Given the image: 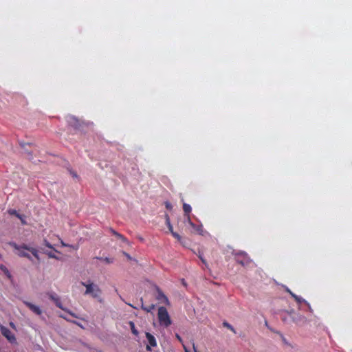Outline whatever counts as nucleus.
<instances>
[{"instance_id": "4c0bfd02", "label": "nucleus", "mask_w": 352, "mask_h": 352, "mask_svg": "<svg viewBox=\"0 0 352 352\" xmlns=\"http://www.w3.org/2000/svg\"><path fill=\"white\" fill-rule=\"evenodd\" d=\"M193 349H194V352H199V351H197L195 344H193Z\"/></svg>"}, {"instance_id": "bb28decb", "label": "nucleus", "mask_w": 352, "mask_h": 352, "mask_svg": "<svg viewBox=\"0 0 352 352\" xmlns=\"http://www.w3.org/2000/svg\"><path fill=\"white\" fill-rule=\"evenodd\" d=\"M60 316V317H62V318H63L64 319L67 320V321H69V322H73V323H74V324H78V325H80V324H79L76 321H74V320H70L67 319L66 317H65V316H62V315H61V316Z\"/></svg>"}, {"instance_id": "20e7f679", "label": "nucleus", "mask_w": 352, "mask_h": 352, "mask_svg": "<svg viewBox=\"0 0 352 352\" xmlns=\"http://www.w3.org/2000/svg\"><path fill=\"white\" fill-rule=\"evenodd\" d=\"M234 259L237 263L242 266L248 265L250 263L251 259L245 252L239 251L234 254Z\"/></svg>"}, {"instance_id": "39448f33", "label": "nucleus", "mask_w": 352, "mask_h": 352, "mask_svg": "<svg viewBox=\"0 0 352 352\" xmlns=\"http://www.w3.org/2000/svg\"><path fill=\"white\" fill-rule=\"evenodd\" d=\"M47 296H49L50 299H51L52 300H53L54 302L55 305L58 308L65 311L69 314H70L72 316H73L74 318H78L75 314L72 313L71 311H69L63 307L60 298L55 293L49 292V293H47Z\"/></svg>"}, {"instance_id": "393cba45", "label": "nucleus", "mask_w": 352, "mask_h": 352, "mask_svg": "<svg viewBox=\"0 0 352 352\" xmlns=\"http://www.w3.org/2000/svg\"><path fill=\"white\" fill-rule=\"evenodd\" d=\"M116 236L117 238L120 239V240H122L123 242H126V239L122 234H121L120 233L116 234Z\"/></svg>"}, {"instance_id": "cd10ccee", "label": "nucleus", "mask_w": 352, "mask_h": 352, "mask_svg": "<svg viewBox=\"0 0 352 352\" xmlns=\"http://www.w3.org/2000/svg\"><path fill=\"white\" fill-rule=\"evenodd\" d=\"M287 292L290 294V295L294 298V300L296 298H297V295H296L295 294H294L292 292H291L289 289H287Z\"/></svg>"}, {"instance_id": "58836bf2", "label": "nucleus", "mask_w": 352, "mask_h": 352, "mask_svg": "<svg viewBox=\"0 0 352 352\" xmlns=\"http://www.w3.org/2000/svg\"><path fill=\"white\" fill-rule=\"evenodd\" d=\"M10 326H12V327H14V324H13V322H10Z\"/></svg>"}, {"instance_id": "f704fd0d", "label": "nucleus", "mask_w": 352, "mask_h": 352, "mask_svg": "<svg viewBox=\"0 0 352 352\" xmlns=\"http://www.w3.org/2000/svg\"><path fill=\"white\" fill-rule=\"evenodd\" d=\"M48 256L50 258H56V256L54 254L51 253V252L48 253Z\"/></svg>"}, {"instance_id": "9d476101", "label": "nucleus", "mask_w": 352, "mask_h": 352, "mask_svg": "<svg viewBox=\"0 0 352 352\" xmlns=\"http://www.w3.org/2000/svg\"><path fill=\"white\" fill-rule=\"evenodd\" d=\"M183 210H184V215L186 217V221H188V217H190V213L191 210H192L191 206L189 204L184 203L183 204Z\"/></svg>"}, {"instance_id": "0eeeda50", "label": "nucleus", "mask_w": 352, "mask_h": 352, "mask_svg": "<svg viewBox=\"0 0 352 352\" xmlns=\"http://www.w3.org/2000/svg\"><path fill=\"white\" fill-rule=\"evenodd\" d=\"M146 338L148 340L149 345H147L146 349L147 351H151V346L155 347L157 346V341L155 338L150 333L146 332Z\"/></svg>"}, {"instance_id": "412c9836", "label": "nucleus", "mask_w": 352, "mask_h": 352, "mask_svg": "<svg viewBox=\"0 0 352 352\" xmlns=\"http://www.w3.org/2000/svg\"><path fill=\"white\" fill-rule=\"evenodd\" d=\"M295 300L298 303V304H301V303H305V304H307V302L303 299L302 297H300V296H297V298L295 299Z\"/></svg>"}, {"instance_id": "4be33fe9", "label": "nucleus", "mask_w": 352, "mask_h": 352, "mask_svg": "<svg viewBox=\"0 0 352 352\" xmlns=\"http://www.w3.org/2000/svg\"><path fill=\"white\" fill-rule=\"evenodd\" d=\"M21 220V222L23 225H26L27 222L25 221V217L24 215L19 214V216L17 217Z\"/></svg>"}, {"instance_id": "ea45409f", "label": "nucleus", "mask_w": 352, "mask_h": 352, "mask_svg": "<svg viewBox=\"0 0 352 352\" xmlns=\"http://www.w3.org/2000/svg\"><path fill=\"white\" fill-rule=\"evenodd\" d=\"M184 349H185L186 352H188V351L187 350V349L185 346H184Z\"/></svg>"}, {"instance_id": "c9c22d12", "label": "nucleus", "mask_w": 352, "mask_h": 352, "mask_svg": "<svg viewBox=\"0 0 352 352\" xmlns=\"http://www.w3.org/2000/svg\"><path fill=\"white\" fill-rule=\"evenodd\" d=\"M176 338H177V340L179 341V342H182V338L180 337V336H179L178 334H176Z\"/></svg>"}, {"instance_id": "72a5a7b5", "label": "nucleus", "mask_w": 352, "mask_h": 352, "mask_svg": "<svg viewBox=\"0 0 352 352\" xmlns=\"http://www.w3.org/2000/svg\"><path fill=\"white\" fill-rule=\"evenodd\" d=\"M110 232L114 235V236H116V234H118V232H116V230H113L112 228H110Z\"/></svg>"}, {"instance_id": "1a4fd4ad", "label": "nucleus", "mask_w": 352, "mask_h": 352, "mask_svg": "<svg viewBox=\"0 0 352 352\" xmlns=\"http://www.w3.org/2000/svg\"><path fill=\"white\" fill-rule=\"evenodd\" d=\"M25 305L34 314L36 315H41L42 314L41 309L36 305L30 302H24Z\"/></svg>"}, {"instance_id": "c85d7f7f", "label": "nucleus", "mask_w": 352, "mask_h": 352, "mask_svg": "<svg viewBox=\"0 0 352 352\" xmlns=\"http://www.w3.org/2000/svg\"><path fill=\"white\" fill-rule=\"evenodd\" d=\"M287 292L290 294V295L294 298V300L296 298H297V295H296L295 294H294L292 292H291L289 289H287Z\"/></svg>"}, {"instance_id": "423d86ee", "label": "nucleus", "mask_w": 352, "mask_h": 352, "mask_svg": "<svg viewBox=\"0 0 352 352\" xmlns=\"http://www.w3.org/2000/svg\"><path fill=\"white\" fill-rule=\"evenodd\" d=\"M1 332L2 335L7 338L10 343H16V339L15 336L11 332V331L4 326H1Z\"/></svg>"}, {"instance_id": "b1692460", "label": "nucleus", "mask_w": 352, "mask_h": 352, "mask_svg": "<svg viewBox=\"0 0 352 352\" xmlns=\"http://www.w3.org/2000/svg\"><path fill=\"white\" fill-rule=\"evenodd\" d=\"M116 236L117 238L120 239V240H122L123 242H126V239L122 234H121L120 233L116 234Z\"/></svg>"}, {"instance_id": "a211bd4d", "label": "nucleus", "mask_w": 352, "mask_h": 352, "mask_svg": "<svg viewBox=\"0 0 352 352\" xmlns=\"http://www.w3.org/2000/svg\"><path fill=\"white\" fill-rule=\"evenodd\" d=\"M8 213L10 215H14L15 217H18L19 216V213L14 209H10L8 210Z\"/></svg>"}, {"instance_id": "2f4dec72", "label": "nucleus", "mask_w": 352, "mask_h": 352, "mask_svg": "<svg viewBox=\"0 0 352 352\" xmlns=\"http://www.w3.org/2000/svg\"><path fill=\"white\" fill-rule=\"evenodd\" d=\"M199 258H200V260L202 261V263L204 264H206V260L202 257V256L200 254H199Z\"/></svg>"}, {"instance_id": "aec40b11", "label": "nucleus", "mask_w": 352, "mask_h": 352, "mask_svg": "<svg viewBox=\"0 0 352 352\" xmlns=\"http://www.w3.org/2000/svg\"><path fill=\"white\" fill-rule=\"evenodd\" d=\"M166 223H167V226H168V230L170 232V233H172V232H174L173 226L170 224L169 217L168 216L166 217Z\"/></svg>"}, {"instance_id": "7ed1b4c3", "label": "nucleus", "mask_w": 352, "mask_h": 352, "mask_svg": "<svg viewBox=\"0 0 352 352\" xmlns=\"http://www.w3.org/2000/svg\"><path fill=\"white\" fill-rule=\"evenodd\" d=\"M11 246L16 250H17V254L21 257H25L29 259L31 261H33L32 257L30 255V254L27 252L29 251L30 248V246L23 244L19 245L16 243H11Z\"/></svg>"}, {"instance_id": "f03ea898", "label": "nucleus", "mask_w": 352, "mask_h": 352, "mask_svg": "<svg viewBox=\"0 0 352 352\" xmlns=\"http://www.w3.org/2000/svg\"><path fill=\"white\" fill-rule=\"evenodd\" d=\"M157 318L159 323L161 326L168 327L172 323L168 311L164 307H160L158 308Z\"/></svg>"}, {"instance_id": "e433bc0d", "label": "nucleus", "mask_w": 352, "mask_h": 352, "mask_svg": "<svg viewBox=\"0 0 352 352\" xmlns=\"http://www.w3.org/2000/svg\"><path fill=\"white\" fill-rule=\"evenodd\" d=\"M71 174L72 175V176H73L74 177H78V175H77V174H76V173L71 172Z\"/></svg>"}, {"instance_id": "c756f323", "label": "nucleus", "mask_w": 352, "mask_h": 352, "mask_svg": "<svg viewBox=\"0 0 352 352\" xmlns=\"http://www.w3.org/2000/svg\"><path fill=\"white\" fill-rule=\"evenodd\" d=\"M287 292L290 294V295L294 298V300L296 298H297V295H296L295 294H294L292 292H291L289 289H287Z\"/></svg>"}, {"instance_id": "f3484780", "label": "nucleus", "mask_w": 352, "mask_h": 352, "mask_svg": "<svg viewBox=\"0 0 352 352\" xmlns=\"http://www.w3.org/2000/svg\"><path fill=\"white\" fill-rule=\"evenodd\" d=\"M223 327H225L228 328V329H230V331H232L234 333H236V331H235L234 328L228 322H223Z\"/></svg>"}, {"instance_id": "ddd939ff", "label": "nucleus", "mask_w": 352, "mask_h": 352, "mask_svg": "<svg viewBox=\"0 0 352 352\" xmlns=\"http://www.w3.org/2000/svg\"><path fill=\"white\" fill-rule=\"evenodd\" d=\"M67 122L70 124H72L74 128H77L78 126L79 125L78 120H76L75 118L72 117V116L68 118Z\"/></svg>"}, {"instance_id": "6e6552de", "label": "nucleus", "mask_w": 352, "mask_h": 352, "mask_svg": "<svg viewBox=\"0 0 352 352\" xmlns=\"http://www.w3.org/2000/svg\"><path fill=\"white\" fill-rule=\"evenodd\" d=\"M188 223L192 227L194 230V232L200 234L204 235V228L201 224L196 225L190 219V217H188V221H187Z\"/></svg>"}, {"instance_id": "dca6fc26", "label": "nucleus", "mask_w": 352, "mask_h": 352, "mask_svg": "<svg viewBox=\"0 0 352 352\" xmlns=\"http://www.w3.org/2000/svg\"><path fill=\"white\" fill-rule=\"evenodd\" d=\"M129 324L130 326L132 333L134 334L135 336H138L139 333L135 328L134 322L133 321H129Z\"/></svg>"}, {"instance_id": "9b49d317", "label": "nucleus", "mask_w": 352, "mask_h": 352, "mask_svg": "<svg viewBox=\"0 0 352 352\" xmlns=\"http://www.w3.org/2000/svg\"><path fill=\"white\" fill-rule=\"evenodd\" d=\"M157 296L156 298L158 300H162L163 302L168 301L167 297L165 296V294L163 293V292L161 289H160L159 288H157Z\"/></svg>"}, {"instance_id": "2eb2a0df", "label": "nucleus", "mask_w": 352, "mask_h": 352, "mask_svg": "<svg viewBox=\"0 0 352 352\" xmlns=\"http://www.w3.org/2000/svg\"><path fill=\"white\" fill-rule=\"evenodd\" d=\"M29 252H30L32 255L38 260L39 261L40 260V257H39V255H38V251L37 250V249L34 248H32V247H30V248L29 249Z\"/></svg>"}, {"instance_id": "f257e3e1", "label": "nucleus", "mask_w": 352, "mask_h": 352, "mask_svg": "<svg viewBox=\"0 0 352 352\" xmlns=\"http://www.w3.org/2000/svg\"><path fill=\"white\" fill-rule=\"evenodd\" d=\"M81 285L86 288L85 295L90 296L92 298L96 299L99 302H103L102 298V291L97 284L88 280L87 282H81Z\"/></svg>"}, {"instance_id": "7c9ffc66", "label": "nucleus", "mask_w": 352, "mask_h": 352, "mask_svg": "<svg viewBox=\"0 0 352 352\" xmlns=\"http://www.w3.org/2000/svg\"><path fill=\"white\" fill-rule=\"evenodd\" d=\"M165 206L167 209H171V208H172L170 203H169L168 201L165 203Z\"/></svg>"}, {"instance_id": "a878e982", "label": "nucleus", "mask_w": 352, "mask_h": 352, "mask_svg": "<svg viewBox=\"0 0 352 352\" xmlns=\"http://www.w3.org/2000/svg\"><path fill=\"white\" fill-rule=\"evenodd\" d=\"M44 245L49 248H53L52 245L47 240L44 241Z\"/></svg>"}, {"instance_id": "f8f14e48", "label": "nucleus", "mask_w": 352, "mask_h": 352, "mask_svg": "<svg viewBox=\"0 0 352 352\" xmlns=\"http://www.w3.org/2000/svg\"><path fill=\"white\" fill-rule=\"evenodd\" d=\"M141 302H142V306H141V308L144 310L145 311H146L147 313L148 312H151L152 310H153L155 309V305L153 304H151L148 306H144L143 305V300L142 298H141Z\"/></svg>"}, {"instance_id": "a19ab883", "label": "nucleus", "mask_w": 352, "mask_h": 352, "mask_svg": "<svg viewBox=\"0 0 352 352\" xmlns=\"http://www.w3.org/2000/svg\"><path fill=\"white\" fill-rule=\"evenodd\" d=\"M129 305L132 307H133V308H135L131 304H129Z\"/></svg>"}, {"instance_id": "473e14b6", "label": "nucleus", "mask_w": 352, "mask_h": 352, "mask_svg": "<svg viewBox=\"0 0 352 352\" xmlns=\"http://www.w3.org/2000/svg\"><path fill=\"white\" fill-rule=\"evenodd\" d=\"M1 269H3V270H5V272H6V274H8V276L9 277H10V273H9V272H8V270H7V268H6V267L2 266V267H1Z\"/></svg>"}, {"instance_id": "6ab92c4d", "label": "nucleus", "mask_w": 352, "mask_h": 352, "mask_svg": "<svg viewBox=\"0 0 352 352\" xmlns=\"http://www.w3.org/2000/svg\"><path fill=\"white\" fill-rule=\"evenodd\" d=\"M171 234L173 235V236L175 239H177L178 241H179L180 243H182V236L177 232H172Z\"/></svg>"}, {"instance_id": "4468645a", "label": "nucleus", "mask_w": 352, "mask_h": 352, "mask_svg": "<svg viewBox=\"0 0 352 352\" xmlns=\"http://www.w3.org/2000/svg\"><path fill=\"white\" fill-rule=\"evenodd\" d=\"M293 321L296 324H298L301 322H305V318L301 315L296 314L293 317Z\"/></svg>"}, {"instance_id": "5701e85b", "label": "nucleus", "mask_w": 352, "mask_h": 352, "mask_svg": "<svg viewBox=\"0 0 352 352\" xmlns=\"http://www.w3.org/2000/svg\"><path fill=\"white\" fill-rule=\"evenodd\" d=\"M97 259H102L104 261H105L107 263H111L113 262V260L111 258H109L108 257H106L104 258L96 257Z\"/></svg>"}]
</instances>
